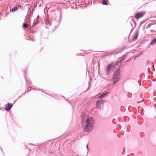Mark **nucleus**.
I'll use <instances>...</instances> for the list:
<instances>
[{"instance_id":"9b49d317","label":"nucleus","mask_w":156,"mask_h":156,"mask_svg":"<svg viewBox=\"0 0 156 156\" xmlns=\"http://www.w3.org/2000/svg\"><path fill=\"white\" fill-rule=\"evenodd\" d=\"M108 0H102V4L104 5H108Z\"/></svg>"},{"instance_id":"a878e982","label":"nucleus","mask_w":156,"mask_h":156,"mask_svg":"<svg viewBox=\"0 0 156 156\" xmlns=\"http://www.w3.org/2000/svg\"><path fill=\"white\" fill-rule=\"evenodd\" d=\"M49 153H51V154H53V152H50Z\"/></svg>"},{"instance_id":"2f4dec72","label":"nucleus","mask_w":156,"mask_h":156,"mask_svg":"<svg viewBox=\"0 0 156 156\" xmlns=\"http://www.w3.org/2000/svg\"><path fill=\"white\" fill-rule=\"evenodd\" d=\"M29 88H30V87H28L27 89H29Z\"/></svg>"},{"instance_id":"393cba45","label":"nucleus","mask_w":156,"mask_h":156,"mask_svg":"<svg viewBox=\"0 0 156 156\" xmlns=\"http://www.w3.org/2000/svg\"><path fill=\"white\" fill-rule=\"evenodd\" d=\"M86 147H87V150H88V145H87H87H86Z\"/></svg>"},{"instance_id":"f03ea898","label":"nucleus","mask_w":156,"mask_h":156,"mask_svg":"<svg viewBox=\"0 0 156 156\" xmlns=\"http://www.w3.org/2000/svg\"><path fill=\"white\" fill-rule=\"evenodd\" d=\"M120 71L119 69L115 72L112 77L113 83L114 84H116L120 79Z\"/></svg>"},{"instance_id":"6e6552de","label":"nucleus","mask_w":156,"mask_h":156,"mask_svg":"<svg viewBox=\"0 0 156 156\" xmlns=\"http://www.w3.org/2000/svg\"><path fill=\"white\" fill-rule=\"evenodd\" d=\"M139 35V30H137L136 31L134 35L133 38V41L136 40L137 39Z\"/></svg>"},{"instance_id":"f257e3e1","label":"nucleus","mask_w":156,"mask_h":156,"mask_svg":"<svg viewBox=\"0 0 156 156\" xmlns=\"http://www.w3.org/2000/svg\"><path fill=\"white\" fill-rule=\"evenodd\" d=\"M87 115L83 113L81 115V121L83 130L85 132L91 131L94 127V121L92 117L88 118Z\"/></svg>"},{"instance_id":"7c9ffc66","label":"nucleus","mask_w":156,"mask_h":156,"mask_svg":"<svg viewBox=\"0 0 156 156\" xmlns=\"http://www.w3.org/2000/svg\"><path fill=\"white\" fill-rule=\"evenodd\" d=\"M68 103H69L70 104V102H69V101H68Z\"/></svg>"},{"instance_id":"dca6fc26","label":"nucleus","mask_w":156,"mask_h":156,"mask_svg":"<svg viewBox=\"0 0 156 156\" xmlns=\"http://www.w3.org/2000/svg\"><path fill=\"white\" fill-rule=\"evenodd\" d=\"M45 23L48 26H50L51 25V23L48 21H46Z\"/></svg>"},{"instance_id":"412c9836","label":"nucleus","mask_w":156,"mask_h":156,"mask_svg":"<svg viewBox=\"0 0 156 156\" xmlns=\"http://www.w3.org/2000/svg\"><path fill=\"white\" fill-rule=\"evenodd\" d=\"M130 24H131V26L132 27H133V24H132V23L130 22Z\"/></svg>"},{"instance_id":"ddd939ff","label":"nucleus","mask_w":156,"mask_h":156,"mask_svg":"<svg viewBox=\"0 0 156 156\" xmlns=\"http://www.w3.org/2000/svg\"><path fill=\"white\" fill-rule=\"evenodd\" d=\"M18 9V7L16 6H15L13 8H12L11 9H10V12H14L17 11Z\"/></svg>"},{"instance_id":"f3484780","label":"nucleus","mask_w":156,"mask_h":156,"mask_svg":"<svg viewBox=\"0 0 156 156\" xmlns=\"http://www.w3.org/2000/svg\"><path fill=\"white\" fill-rule=\"evenodd\" d=\"M23 94H22L21 95L19 96L18 98H17L15 101H14V103H15L22 95H23Z\"/></svg>"},{"instance_id":"473e14b6","label":"nucleus","mask_w":156,"mask_h":156,"mask_svg":"<svg viewBox=\"0 0 156 156\" xmlns=\"http://www.w3.org/2000/svg\"><path fill=\"white\" fill-rule=\"evenodd\" d=\"M61 20V19H60V20H59V22H60Z\"/></svg>"},{"instance_id":"a211bd4d","label":"nucleus","mask_w":156,"mask_h":156,"mask_svg":"<svg viewBox=\"0 0 156 156\" xmlns=\"http://www.w3.org/2000/svg\"><path fill=\"white\" fill-rule=\"evenodd\" d=\"M23 27L25 28H27V24L26 23H23Z\"/></svg>"},{"instance_id":"cd10ccee","label":"nucleus","mask_w":156,"mask_h":156,"mask_svg":"<svg viewBox=\"0 0 156 156\" xmlns=\"http://www.w3.org/2000/svg\"><path fill=\"white\" fill-rule=\"evenodd\" d=\"M39 17V16H37V18H38Z\"/></svg>"},{"instance_id":"72a5a7b5","label":"nucleus","mask_w":156,"mask_h":156,"mask_svg":"<svg viewBox=\"0 0 156 156\" xmlns=\"http://www.w3.org/2000/svg\"><path fill=\"white\" fill-rule=\"evenodd\" d=\"M117 52V53H118V52Z\"/></svg>"},{"instance_id":"5701e85b","label":"nucleus","mask_w":156,"mask_h":156,"mask_svg":"<svg viewBox=\"0 0 156 156\" xmlns=\"http://www.w3.org/2000/svg\"><path fill=\"white\" fill-rule=\"evenodd\" d=\"M123 50H120L119 51V52H121Z\"/></svg>"},{"instance_id":"1a4fd4ad","label":"nucleus","mask_w":156,"mask_h":156,"mask_svg":"<svg viewBox=\"0 0 156 156\" xmlns=\"http://www.w3.org/2000/svg\"><path fill=\"white\" fill-rule=\"evenodd\" d=\"M156 44V38H154L151 41L150 44L154 45Z\"/></svg>"},{"instance_id":"f8f14e48","label":"nucleus","mask_w":156,"mask_h":156,"mask_svg":"<svg viewBox=\"0 0 156 156\" xmlns=\"http://www.w3.org/2000/svg\"><path fill=\"white\" fill-rule=\"evenodd\" d=\"M132 23H133L134 24V27L133 28H132L131 31H130V33H132V31H133V29H134V28L135 27H136V22L134 21V20H133V19H132Z\"/></svg>"},{"instance_id":"423d86ee","label":"nucleus","mask_w":156,"mask_h":156,"mask_svg":"<svg viewBox=\"0 0 156 156\" xmlns=\"http://www.w3.org/2000/svg\"><path fill=\"white\" fill-rule=\"evenodd\" d=\"M144 16V14L143 12H138L136 14L135 16V17L136 18V19H138Z\"/></svg>"},{"instance_id":"c756f323","label":"nucleus","mask_w":156,"mask_h":156,"mask_svg":"<svg viewBox=\"0 0 156 156\" xmlns=\"http://www.w3.org/2000/svg\"><path fill=\"white\" fill-rule=\"evenodd\" d=\"M78 55H78V54H76V56H78Z\"/></svg>"},{"instance_id":"bb28decb","label":"nucleus","mask_w":156,"mask_h":156,"mask_svg":"<svg viewBox=\"0 0 156 156\" xmlns=\"http://www.w3.org/2000/svg\"><path fill=\"white\" fill-rule=\"evenodd\" d=\"M139 56V55H138V56H135V58H134V59H135V58H136V57H138V56Z\"/></svg>"},{"instance_id":"20e7f679","label":"nucleus","mask_w":156,"mask_h":156,"mask_svg":"<svg viewBox=\"0 0 156 156\" xmlns=\"http://www.w3.org/2000/svg\"><path fill=\"white\" fill-rule=\"evenodd\" d=\"M105 102V101L103 100H100L97 101L96 103V107L99 109H101L102 106L103 105L104 103Z\"/></svg>"},{"instance_id":"9d476101","label":"nucleus","mask_w":156,"mask_h":156,"mask_svg":"<svg viewBox=\"0 0 156 156\" xmlns=\"http://www.w3.org/2000/svg\"><path fill=\"white\" fill-rule=\"evenodd\" d=\"M108 94V92H106L105 93L102 94L99 96V98L101 99L104 98L105 96Z\"/></svg>"},{"instance_id":"0eeeda50","label":"nucleus","mask_w":156,"mask_h":156,"mask_svg":"<svg viewBox=\"0 0 156 156\" xmlns=\"http://www.w3.org/2000/svg\"><path fill=\"white\" fill-rule=\"evenodd\" d=\"M12 106V105L10 103L6 104L5 105V109L7 111H9Z\"/></svg>"},{"instance_id":"39448f33","label":"nucleus","mask_w":156,"mask_h":156,"mask_svg":"<svg viewBox=\"0 0 156 156\" xmlns=\"http://www.w3.org/2000/svg\"><path fill=\"white\" fill-rule=\"evenodd\" d=\"M126 58V55H125L119 58L117 61L116 62L115 65L117 66L118 63H120L122 62Z\"/></svg>"},{"instance_id":"4468645a","label":"nucleus","mask_w":156,"mask_h":156,"mask_svg":"<svg viewBox=\"0 0 156 156\" xmlns=\"http://www.w3.org/2000/svg\"><path fill=\"white\" fill-rule=\"evenodd\" d=\"M24 76L25 80L26 81V84H28V85L30 86V83H29V82L28 81H27L26 77L25 75V74L27 73V72L26 71H24Z\"/></svg>"},{"instance_id":"2eb2a0df","label":"nucleus","mask_w":156,"mask_h":156,"mask_svg":"<svg viewBox=\"0 0 156 156\" xmlns=\"http://www.w3.org/2000/svg\"><path fill=\"white\" fill-rule=\"evenodd\" d=\"M38 23L39 22L38 20L37 19H36L34 20L33 24L34 25H35Z\"/></svg>"},{"instance_id":"f704fd0d","label":"nucleus","mask_w":156,"mask_h":156,"mask_svg":"<svg viewBox=\"0 0 156 156\" xmlns=\"http://www.w3.org/2000/svg\"><path fill=\"white\" fill-rule=\"evenodd\" d=\"M63 98H65V97H63Z\"/></svg>"},{"instance_id":"4be33fe9","label":"nucleus","mask_w":156,"mask_h":156,"mask_svg":"<svg viewBox=\"0 0 156 156\" xmlns=\"http://www.w3.org/2000/svg\"><path fill=\"white\" fill-rule=\"evenodd\" d=\"M151 26V25L150 24H148L147 25V28L148 27H150Z\"/></svg>"},{"instance_id":"aec40b11","label":"nucleus","mask_w":156,"mask_h":156,"mask_svg":"<svg viewBox=\"0 0 156 156\" xmlns=\"http://www.w3.org/2000/svg\"><path fill=\"white\" fill-rule=\"evenodd\" d=\"M25 146L26 147V148L27 149H28V150H29V151H30V149L29 148H28V147L26 146V145H25Z\"/></svg>"},{"instance_id":"6ab92c4d","label":"nucleus","mask_w":156,"mask_h":156,"mask_svg":"<svg viewBox=\"0 0 156 156\" xmlns=\"http://www.w3.org/2000/svg\"><path fill=\"white\" fill-rule=\"evenodd\" d=\"M0 150H1V151L2 154H4V152H3V151L2 150V148L1 147H0Z\"/></svg>"},{"instance_id":"7ed1b4c3","label":"nucleus","mask_w":156,"mask_h":156,"mask_svg":"<svg viewBox=\"0 0 156 156\" xmlns=\"http://www.w3.org/2000/svg\"><path fill=\"white\" fill-rule=\"evenodd\" d=\"M115 66H116L115 64V65L113 64L112 63L108 64L106 70V74L108 75L111 72H113Z\"/></svg>"},{"instance_id":"c85d7f7f","label":"nucleus","mask_w":156,"mask_h":156,"mask_svg":"<svg viewBox=\"0 0 156 156\" xmlns=\"http://www.w3.org/2000/svg\"><path fill=\"white\" fill-rule=\"evenodd\" d=\"M30 90H27L26 92H26H28L29 91H30Z\"/></svg>"},{"instance_id":"b1692460","label":"nucleus","mask_w":156,"mask_h":156,"mask_svg":"<svg viewBox=\"0 0 156 156\" xmlns=\"http://www.w3.org/2000/svg\"><path fill=\"white\" fill-rule=\"evenodd\" d=\"M29 144H30V145H34V144H32V143H29Z\"/></svg>"}]
</instances>
